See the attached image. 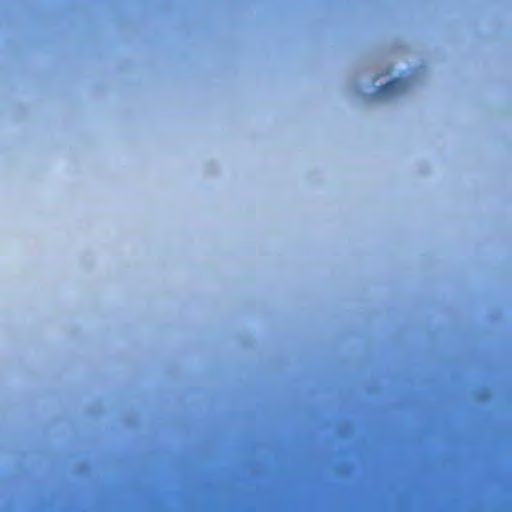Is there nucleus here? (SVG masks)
<instances>
[{"mask_svg":"<svg viewBox=\"0 0 512 512\" xmlns=\"http://www.w3.org/2000/svg\"><path fill=\"white\" fill-rule=\"evenodd\" d=\"M405 82L406 81L402 78H394V79L390 80L388 83H386L385 85L380 86L377 89L376 94L378 96H384V95L392 96V95L398 93L404 87Z\"/></svg>","mask_w":512,"mask_h":512,"instance_id":"nucleus-1","label":"nucleus"}]
</instances>
